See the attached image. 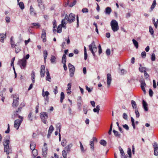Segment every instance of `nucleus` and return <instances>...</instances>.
Wrapping results in <instances>:
<instances>
[{
	"instance_id": "obj_59",
	"label": "nucleus",
	"mask_w": 158,
	"mask_h": 158,
	"mask_svg": "<svg viewBox=\"0 0 158 158\" xmlns=\"http://www.w3.org/2000/svg\"><path fill=\"white\" fill-rule=\"evenodd\" d=\"M146 53L145 51L141 53L142 57L143 58H145L146 56Z\"/></svg>"
},
{
	"instance_id": "obj_11",
	"label": "nucleus",
	"mask_w": 158,
	"mask_h": 158,
	"mask_svg": "<svg viewBox=\"0 0 158 158\" xmlns=\"http://www.w3.org/2000/svg\"><path fill=\"white\" fill-rule=\"evenodd\" d=\"M154 149V155L156 156L158 155V144L156 142H154L153 145Z\"/></svg>"
},
{
	"instance_id": "obj_6",
	"label": "nucleus",
	"mask_w": 158,
	"mask_h": 158,
	"mask_svg": "<svg viewBox=\"0 0 158 158\" xmlns=\"http://www.w3.org/2000/svg\"><path fill=\"white\" fill-rule=\"evenodd\" d=\"M40 117L43 123L46 124L47 123V119L48 118L47 113L44 112H42L40 113Z\"/></svg>"
},
{
	"instance_id": "obj_39",
	"label": "nucleus",
	"mask_w": 158,
	"mask_h": 158,
	"mask_svg": "<svg viewBox=\"0 0 158 158\" xmlns=\"http://www.w3.org/2000/svg\"><path fill=\"white\" fill-rule=\"evenodd\" d=\"M44 61H45L46 59H47L48 56V52L46 50H45L44 51Z\"/></svg>"
},
{
	"instance_id": "obj_55",
	"label": "nucleus",
	"mask_w": 158,
	"mask_h": 158,
	"mask_svg": "<svg viewBox=\"0 0 158 158\" xmlns=\"http://www.w3.org/2000/svg\"><path fill=\"white\" fill-rule=\"evenodd\" d=\"M123 117L124 119L127 120V115L126 113H124L123 115Z\"/></svg>"
},
{
	"instance_id": "obj_57",
	"label": "nucleus",
	"mask_w": 158,
	"mask_h": 158,
	"mask_svg": "<svg viewBox=\"0 0 158 158\" xmlns=\"http://www.w3.org/2000/svg\"><path fill=\"white\" fill-rule=\"evenodd\" d=\"M136 116L137 118H139V113L138 110H135Z\"/></svg>"
},
{
	"instance_id": "obj_14",
	"label": "nucleus",
	"mask_w": 158,
	"mask_h": 158,
	"mask_svg": "<svg viewBox=\"0 0 158 158\" xmlns=\"http://www.w3.org/2000/svg\"><path fill=\"white\" fill-rule=\"evenodd\" d=\"M73 146L72 143L69 144L67 146L64 148V149L67 152V153H69L71 151V149Z\"/></svg>"
},
{
	"instance_id": "obj_19",
	"label": "nucleus",
	"mask_w": 158,
	"mask_h": 158,
	"mask_svg": "<svg viewBox=\"0 0 158 158\" xmlns=\"http://www.w3.org/2000/svg\"><path fill=\"white\" fill-rule=\"evenodd\" d=\"M69 73H70V77H73L74 74L75 72V69L74 67L73 68H71V69H69Z\"/></svg>"
},
{
	"instance_id": "obj_43",
	"label": "nucleus",
	"mask_w": 158,
	"mask_h": 158,
	"mask_svg": "<svg viewBox=\"0 0 158 158\" xmlns=\"http://www.w3.org/2000/svg\"><path fill=\"white\" fill-rule=\"evenodd\" d=\"M156 0H154L153 2L152 5L151 7V9L152 10L153 9H154L155 8L156 5Z\"/></svg>"
},
{
	"instance_id": "obj_5",
	"label": "nucleus",
	"mask_w": 158,
	"mask_h": 158,
	"mask_svg": "<svg viewBox=\"0 0 158 158\" xmlns=\"http://www.w3.org/2000/svg\"><path fill=\"white\" fill-rule=\"evenodd\" d=\"M18 117L20 119L16 120L14 125V127L17 130L18 129L23 119V117L20 115H19Z\"/></svg>"
},
{
	"instance_id": "obj_63",
	"label": "nucleus",
	"mask_w": 158,
	"mask_h": 158,
	"mask_svg": "<svg viewBox=\"0 0 158 158\" xmlns=\"http://www.w3.org/2000/svg\"><path fill=\"white\" fill-rule=\"evenodd\" d=\"M57 87L56 86L55 88L54 89L53 92L55 94H56L58 93Z\"/></svg>"
},
{
	"instance_id": "obj_52",
	"label": "nucleus",
	"mask_w": 158,
	"mask_h": 158,
	"mask_svg": "<svg viewBox=\"0 0 158 158\" xmlns=\"http://www.w3.org/2000/svg\"><path fill=\"white\" fill-rule=\"evenodd\" d=\"M79 143L80 144V148L81 151L83 152H84L85 150L84 149V148L83 147V145H82L81 143V142H80Z\"/></svg>"
},
{
	"instance_id": "obj_36",
	"label": "nucleus",
	"mask_w": 158,
	"mask_h": 158,
	"mask_svg": "<svg viewBox=\"0 0 158 158\" xmlns=\"http://www.w3.org/2000/svg\"><path fill=\"white\" fill-rule=\"evenodd\" d=\"M64 98V94L63 92H61L60 94V102L61 103L63 102V99Z\"/></svg>"
},
{
	"instance_id": "obj_35",
	"label": "nucleus",
	"mask_w": 158,
	"mask_h": 158,
	"mask_svg": "<svg viewBox=\"0 0 158 158\" xmlns=\"http://www.w3.org/2000/svg\"><path fill=\"white\" fill-rule=\"evenodd\" d=\"M132 41L134 46L137 49L138 48V43L137 42L135 39L132 40Z\"/></svg>"
},
{
	"instance_id": "obj_10",
	"label": "nucleus",
	"mask_w": 158,
	"mask_h": 158,
	"mask_svg": "<svg viewBox=\"0 0 158 158\" xmlns=\"http://www.w3.org/2000/svg\"><path fill=\"white\" fill-rule=\"evenodd\" d=\"M48 148L47 146V144L46 143H44V147L42 149V154L43 156L46 157V155L47 154Z\"/></svg>"
},
{
	"instance_id": "obj_9",
	"label": "nucleus",
	"mask_w": 158,
	"mask_h": 158,
	"mask_svg": "<svg viewBox=\"0 0 158 158\" xmlns=\"http://www.w3.org/2000/svg\"><path fill=\"white\" fill-rule=\"evenodd\" d=\"M97 142V139L95 137H93L92 139H91L89 142V145L91 149L94 151V142Z\"/></svg>"
},
{
	"instance_id": "obj_24",
	"label": "nucleus",
	"mask_w": 158,
	"mask_h": 158,
	"mask_svg": "<svg viewBox=\"0 0 158 158\" xmlns=\"http://www.w3.org/2000/svg\"><path fill=\"white\" fill-rule=\"evenodd\" d=\"M100 110V106L99 105L97 106L96 108L93 109V111L94 112H97V114H98L99 111Z\"/></svg>"
},
{
	"instance_id": "obj_62",
	"label": "nucleus",
	"mask_w": 158,
	"mask_h": 158,
	"mask_svg": "<svg viewBox=\"0 0 158 158\" xmlns=\"http://www.w3.org/2000/svg\"><path fill=\"white\" fill-rule=\"evenodd\" d=\"M123 127L127 130H129V127L128 125L127 124H125L123 125Z\"/></svg>"
},
{
	"instance_id": "obj_21",
	"label": "nucleus",
	"mask_w": 158,
	"mask_h": 158,
	"mask_svg": "<svg viewBox=\"0 0 158 158\" xmlns=\"http://www.w3.org/2000/svg\"><path fill=\"white\" fill-rule=\"evenodd\" d=\"M68 88L67 89V92L68 94H70L71 93V83H69L67 85Z\"/></svg>"
},
{
	"instance_id": "obj_1",
	"label": "nucleus",
	"mask_w": 158,
	"mask_h": 158,
	"mask_svg": "<svg viewBox=\"0 0 158 158\" xmlns=\"http://www.w3.org/2000/svg\"><path fill=\"white\" fill-rule=\"evenodd\" d=\"M75 15L72 13H71L69 16H68L67 14H66L64 18L62 19L61 22L63 27L65 28H66V19L69 23H71L75 20Z\"/></svg>"
},
{
	"instance_id": "obj_8",
	"label": "nucleus",
	"mask_w": 158,
	"mask_h": 158,
	"mask_svg": "<svg viewBox=\"0 0 158 158\" xmlns=\"http://www.w3.org/2000/svg\"><path fill=\"white\" fill-rule=\"evenodd\" d=\"M13 101L12 103V106L14 107H17L19 104L18 100L19 99V97L18 95H13Z\"/></svg>"
},
{
	"instance_id": "obj_17",
	"label": "nucleus",
	"mask_w": 158,
	"mask_h": 158,
	"mask_svg": "<svg viewBox=\"0 0 158 158\" xmlns=\"http://www.w3.org/2000/svg\"><path fill=\"white\" fill-rule=\"evenodd\" d=\"M30 13L33 16L36 15V13L32 6H31L30 7Z\"/></svg>"
},
{
	"instance_id": "obj_42",
	"label": "nucleus",
	"mask_w": 158,
	"mask_h": 158,
	"mask_svg": "<svg viewBox=\"0 0 158 158\" xmlns=\"http://www.w3.org/2000/svg\"><path fill=\"white\" fill-rule=\"evenodd\" d=\"M113 132L114 135L117 137H120V135L118 133V132L114 130H113Z\"/></svg>"
},
{
	"instance_id": "obj_27",
	"label": "nucleus",
	"mask_w": 158,
	"mask_h": 158,
	"mask_svg": "<svg viewBox=\"0 0 158 158\" xmlns=\"http://www.w3.org/2000/svg\"><path fill=\"white\" fill-rule=\"evenodd\" d=\"M62 24H60L57 28V32L58 33H60L62 31Z\"/></svg>"
},
{
	"instance_id": "obj_56",
	"label": "nucleus",
	"mask_w": 158,
	"mask_h": 158,
	"mask_svg": "<svg viewBox=\"0 0 158 158\" xmlns=\"http://www.w3.org/2000/svg\"><path fill=\"white\" fill-rule=\"evenodd\" d=\"M106 54L107 56H109L110 54V51L109 49H107L106 51Z\"/></svg>"
},
{
	"instance_id": "obj_38",
	"label": "nucleus",
	"mask_w": 158,
	"mask_h": 158,
	"mask_svg": "<svg viewBox=\"0 0 158 158\" xmlns=\"http://www.w3.org/2000/svg\"><path fill=\"white\" fill-rule=\"evenodd\" d=\"M139 70L141 73L144 72L146 71V68L145 67L141 66L139 68Z\"/></svg>"
},
{
	"instance_id": "obj_45",
	"label": "nucleus",
	"mask_w": 158,
	"mask_h": 158,
	"mask_svg": "<svg viewBox=\"0 0 158 158\" xmlns=\"http://www.w3.org/2000/svg\"><path fill=\"white\" fill-rule=\"evenodd\" d=\"M54 130V128L53 127L52 125H51L49 127L48 132H49V133H52Z\"/></svg>"
},
{
	"instance_id": "obj_22",
	"label": "nucleus",
	"mask_w": 158,
	"mask_h": 158,
	"mask_svg": "<svg viewBox=\"0 0 158 158\" xmlns=\"http://www.w3.org/2000/svg\"><path fill=\"white\" fill-rule=\"evenodd\" d=\"M80 100L77 102V106H78V109L80 111L81 110V106H82L81 103L82 102L81 100V97H80Z\"/></svg>"
},
{
	"instance_id": "obj_49",
	"label": "nucleus",
	"mask_w": 158,
	"mask_h": 158,
	"mask_svg": "<svg viewBox=\"0 0 158 158\" xmlns=\"http://www.w3.org/2000/svg\"><path fill=\"white\" fill-rule=\"evenodd\" d=\"M127 153L129 155V156L131 157V149L130 148H128L127 150Z\"/></svg>"
},
{
	"instance_id": "obj_47",
	"label": "nucleus",
	"mask_w": 158,
	"mask_h": 158,
	"mask_svg": "<svg viewBox=\"0 0 158 158\" xmlns=\"http://www.w3.org/2000/svg\"><path fill=\"white\" fill-rule=\"evenodd\" d=\"M119 149L120 151V153L121 154L122 156H124L125 154L123 149L120 147H119Z\"/></svg>"
},
{
	"instance_id": "obj_37",
	"label": "nucleus",
	"mask_w": 158,
	"mask_h": 158,
	"mask_svg": "<svg viewBox=\"0 0 158 158\" xmlns=\"http://www.w3.org/2000/svg\"><path fill=\"white\" fill-rule=\"evenodd\" d=\"M67 152L65 151V150H63L62 152V154L64 158H67Z\"/></svg>"
},
{
	"instance_id": "obj_58",
	"label": "nucleus",
	"mask_w": 158,
	"mask_h": 158,
	"mask_svg": "<svg viewBox=\"0 0 158 158\" xmlns=\"http://www.w3.org/2000/svg\"><path fill=\"white\" fill-rule=\"evenodd\" d=\"M45 66L44 65H42L41 67V69L40 71L41 72L42 71H45Z\"/></svg>"
},
{
	"instance_id": "obj_40",
	"label": "nucleus",
	"mask_w": 158,
	"mask_h": 158,
	"mask_svg": "<svg viewBox=\"0 0 158 158\" xmlns=\"http://www.w3.org/2000/svg\"><path fill=\"white\" fill-rule=\"evenodd\" d=\"M31 25L34 27H35L36 28H39L40 25L39 23H32Z\"/></svg>"
},
{
	"instance_id": "obj_3",
	"label": "nucleus",
	"mask_w": 158,
	"mask_h": 158,
	"mask_svg": "<svg viewBox=\"0 0 158 158\" xmlns=\"http://www.w3.org/2000/svg\"><path fill=\"white\" fill-rule=\"evenodd\" d=\"M111 29L114 32L117 31L119 29L117 22L115 20H112L110 22Z\"/></svg>"
},
{
	"instance_id": "obj_31",
	"label": "nucleus",
	"mask_w": 158,
	"mask_h": 158,
	"mask_svg": "<svg viewBox=\"0 0 158 158\" xmlns=\"http://www.w3.org/2000/svg\"><path fill=\"white\" fill-rule=\"evenodd\" d=\"M35 144L34 143H30V148L31 150L35 149Z\"/></svg>"
},
{
	"instance_id": "obj_61",
	"label": "nucleus",
	"mask_w": 158,
	"mask_h": 158,
	"mask_svg": "<svg viewBox=\"0 0 158 158\" xmlns=\"http://www.w3.org/2000/svg\"><path fill=\"white\" fill-rule=\"evenodd\" d=\"M76 3V1L75 0L71 4H70L69 5V6L70 7H73L74 5H75Z\"/></svg>"
},
{
	"instance_id": "obj_41",
	"label": "nucleus",
	"mask_w": 158,
	"mask_h": 158,
	"mask_svg": "<svg viewBox=\"0 0 158 158\" xmlns=\"http://www.w3.org/2000/svg\"><path fill=\"white\" fill-rule=\"evenodd\" d=\"M100 143L101 145L104 146H105L106 145L107 143L106 141H105L104 140L102 139L100 141Z\"/></svg>"
},
{
	"instance_id": "obj_30",
	"label": "nucleus",
	"mask_w": 158,
	"mask_h": 158,
	"mask_svg": "<svg viewBox=\"0 0 158 158\" xmlns=\"http://www.w3.org/2000/svg\"><path fill=\"white\" fill-rule=\"evenodd\" d=\"M67 143V141L65 139H63L61 142V144L63 146H66Z\"/></svg>"
},
{
	"instance_id": "obj_13",
	"label": "nucleus",
	"mask_w": 158,
	"mask_h": 158,
	"mask_svg": "<svg viewBox=\"0 0 158 158\" xmlns=\"http://www.w3.org/2000/svg\"><path fill=\"white\" fill-rule=\"evenodd\" d=\"M140 84H141V89L143 91V93L144 94H145L146 93V90L145 88V87L146 86V84L145 83V82L144 80H141L140 81Z\"/></svg>"
},
{
	"instance_id": "obj_25",
	"label": "nucleus",
	"mask_w": 158,
	"mask_h": 158,
	"mask_svg": "<svg viewBox=\"0 0 158 158\" xmlns=\"http://www.w3.org/2000/svg\"><path fill=\"white\" fill-rule=\"evenodd\" d=\"M56 57L54 56H51L50 61L52 63H56Z\"/></svg>"
},
{
	"instance_id": "obj_12",
	"label": "nucleus",
	"mask_w": 158,
	"mask_h": 158,
	"mask_svg": "<svg viewBox=\"0 0 158 158\" xmlns=\"http://www.w3.org/2000/svg\"><path fill=\"white\" fill-rule=\"evenodd\" d=\"M107 87L109 88L110 86V85L112 81V78L111 75L110 73H108L107 75Z\"/></svg>"
},
{
	"instance_id": "obj_28",
	"label": "nucleus",
	"mask_w": 158,
	"mask_h": 158,
	"mask_svg": "<svg viewBox=\"0 0 158 158\" xmlns=\"http://www.w3.org/2000/svg\"><path fill=\"white\" fill-rule=\"evenodd\" d=\"M131 102L133 108L136 109L137 108V105L135 102L134 100H132L131 101Z\"/></svg>"
},
{
	"instance_id": "obj_2",
	"label": "nucleus",
	"mask_w": 158,
	"mask_h": 158,
	"mask_svg": "<svg viewBox=\"0 0 158 158\" xmlns=\"http://www.w3.org/2000/svg\"><path fill=\"white\" fill-rule=\"evenodd\" d=\"M6 137L7 138V139L4 140L3 143L4 146V152H6L7 155H8L10 153H12V149L11 147L9 146L10 143L9 136H6Z\"/></svg>"
},
{
	"instance_id": "obj_50",
	"label": "nucleus",
	"mask_w": 158,
	"mask_h": 158,
	"mask_svg": "<svg viewBox=\"0 0 158 158\" xmlns=\"http://www.w3.org/2000/svg\"><path fill=\"white\" fill-rule=\"evenodd\" d=\"M6 32L5 34H0L1 38L5 39L6 37Z\"/></svg>"
},
{
	"instance_id": "obj_51",
	"label": "nucleus",
	"mask_w": 158,
	"mask_h": 158,
	"mask_svg": "<svg viewBox=\"0 0 158 158\" xmlns=\"http://www.w3.org/2000/svg\"><path fill=\"white\" fill-rule=\"evenodd\" d=\"M89 10L87 8H84L82 10V12L83 13H87L88 12Z\"/></svg>"
},
{
	"instance_id": "obj_34",
	"label": "nucleus",
	"mask_w": 158,
	"mask_h": 158,
	"mask_svg": "<svg viewBox=\"0 0 158 158\" xmlns=\"http://www.w3.org/2000/svg\"><path fill=\"white\" fill-rule=\"evenodd\" d=\"M66 56L65 54H64L62 59V63H66Z\"/></svg>"
},
{
	"instance_id": "obj_15",
	"label": "nucleus",
	"mask_w": 158,
	"mask_h": 158,
	"mask_svg": "<svg viewBox=\"0 0 158 158\" xmlns=\"http://www.w3.org/2000/svg\"><path fill=\"white\" fill-rule=\"evenodd\" d=\"M49 94V92L48 91H46L44 93V95H42L44 98V100L46 101H47L48 102L49 100L48 96Z\"/></svg>"
},
{
	"instance_id": "obj_48",
	"label": "nucleus",
	"mask_w": 158,
	"mask_h": 158,
	"mask_svg": "<svg viewBox=\"0 0 158 158\" xmlns=\"http://www.w3.org/2000/svg\"><path fill=\"white\" fill-rule=\"evenodd\" d=\"M156 57L154 53H153L152 54L151 60L152 61H154L155 60Z\"/></svg>"
},
{
	"instance_id": "obj_32",
	"label": "nucleus",
	"mask_w": 158,
	"mask_h": 158,
	"mask_svg": "<svg viewBox=\"0 0 158 158\" xmlns=\"http://www.w3.org/2000/svg\"><path fill=\"white\" fill-rule=\"evenodd\" d=\"M149 31L150 34L153 37L154 35V31L152 27L151 26L149 27Z\"/></svg>"
},
{
	"instance_id": "obj_33",
	"label": "nucleus",
	"mask_w": 158,
	"mask_h": 158,
	"mask_svg": "<svg viewBox=\"0 0 158 158\" xmlns=\"http://www.w3.org/2000/svg\"><path fill=\"white\" fill-rule=\"evenodd\" d=\"M19 7L21 10H23L24 8V4L22 2H20L18 3Z\"/></svg>"
},
{
	"instance_id": "obj_29",
	"label": "nucleus",
	"mask_w": 158,
	"mask_h": 158,
	"mask_svg": "<svg viewBox=\"0 0 158 158\" xmlns=\"http://www.w3.org/2000/svg\"><path fill=\"white\" fill-rule=\"evenodd\" d=\"M56 129L57 131H59V132L60 131L61 124L60 123H57L56 125Z\"/></svg>"
},
{
	"instance_id": "obj_53",
	"label": "nucleus",
	"mask_w": 158,
	"mask_h": 158,
	"mask_svg": "<svg viewBox=\"0 0 158 158\" xmlns=\"http://www.w3.org/2000/svg\"><path fill=\"white\" fill-rule=\"evenodd\" d=\"M86 89L88 91L89 93L91 92L92 91V89H90V88L88 87L87 85L85 86Z\"/></svg>"
},
{
	"instance_id": "obj_20",
	"label": "nucleus",
	"mask_w": 158,
	"mask_h": 158,
	"mask_svg": "<svg viewBox=\"0 0 158 158\" xmlns=\"http://www.w3.org/2000/svg\"><path fill=\"white\" fill-rule=\"evenodd\" d=\"M143 105L145 110L146 111H147L148 110V108L147 107L148 104L147 102L144 100H143Z\"/></svg>"
},
{
	"instance_id": "obj_7",
	"label": "nucleus",
	"mask_w": 158,
	"mask_h": 158,
	"mask_svg": "<svg viewBox=\"0 0 158 158\" xmlns=\"http://www.w3.org/2000/svg\"><path fill=\"white\" fill-rule=\"evenodd\" d=\"M27 61L24 58L20 60L18 62V64L22 69H25L27 65Z\"/></svg>"
},
{
	"instance_id": "obj_46",
	"label": "nucleus",
	"mask_w": 158,
	"mask_h": 158,
	"mask_svg": "<svg viewBox=\"0 0 158 158\" xmlns=\"http://www.w3.org/2000/svg\"><path fill=\"white\" fill-rule=\"evenodd\" d=\"M15 52L16 53H19L20 51V47L18 46H16L15 47Z\"/></svg>"
},
{
	"instance_id": "obj_26",
	"label": "nucleus",
	"mask_w": 158,
	"mask_h": 158,
	"mask_svg": "<svg viewBox=\"0 0 158 158\" xmlns=\"http://www.w3.org/2000/svg\"><path fill=\"white\" fill-rule=\"evenodd\" d=\"M35 73L34 71H32L31 73V80L33 83H35Z\"/></svg>"
},
{
	"instance_id": "obj_64",
	"label": "nucleus",
	"mask_w": 158,
	"mask_h": 158,
	"mask_svg": "<svg viewBox=\"0 0 158 158\" xmlns=\"http://www.w3.org/2000/svg\"><path fill=\"white\" fill-rule=\"evenodd\" d=\"M28 118L29 120L30 121L32 120V118H31V113H29L28 115Z\"/></svg>"
},
{
	"instance_id": "obj_16",
	"label": "nucleus",
	"mask_w": 158,
	"mask_h": 158,
	"mask_svg": "<svg viewBox=\"0 0 158 158\" xmlns=\"http://www.w3.org/2000/svg\"><path fill=\"white\" fill-rule=\"evenodd\" d=\"M41 38L43 40V42H44L46 41V32L45 30H43L41 35Z\"/></svg>"
},
{
	"instance_id": "obj_18",
	"label": "nucleus",
	"mask_w": 158,
	"mask_h": 158,
	"mask_svg": "<svg viewBox=\"0 0 158 158\" xmlns=\"http://www.w3.org/2000/svg\"><path fill=\"white\" fill-rule=\"evenodd\" d=\"M111 11V8L109 7H107L106 8L105 12L106 15H110Z\"/></svg>"
},
{
	"instance_id": "obj_54",
	"label": "nucleus",
	"mask_w": 158,
	"mask_h": 158,
	"mask_svg": "<svg viewBox=\"0 0 158 158\" xmlns=\"http://www.w3.org/2000/svg\"><path fill=\"white\" fill-rule=\"evenodd\" d=\"M153 92L152 89H150L149 90V95L150 97H152L153 96Z\"/></svg>"
},
{
	"instance_id": "obj_4",
	"label": "nucleus",
	"mask_w": 158,
	"mask_h": 158,
	"mask_svg": "<svg viewBox=\"0 0 158 158\" xmlns=\"http://www.w3.org/2000/svg\"><path fill=\"white\" fill-rule=\"evenodd\" d=\"M89 50L92 53L93 56H95V52L97 51V48L96 47L95 42L93 41L91 44L89 45Z\"/></svg>"
},
{
	"instance_id": "obj_23",
	"label": "nucleus",
	"mask_w": 158,
	"mask_h": 158,
	"mask_svg": "<svg viewBox=\"0 0 158 158\" xmlns=\"http://www.w3.org/2000/svg\"><path fill=\"white\" fill-rule=\"evenodd\" d=\"M32 156L33 157H35L38 155V151L37 150L35 149L32 150Z\"/></svg>"
},
{
	"instance_id": "obj_60",
	"label": "nucleus",
	"mask_w": 158,
	"mask_h": 158,
	"mask_svg": "<svg viewBox=\"0 0 158 158\" xmlns=\"http://www.w3.org/2000/svg\"><path fill=\"white\" fill-rule=\"evenodd\" d=\"M10 131V125L9 124H8V128L7 130L5 132V133H6L7 134L9 133Z\"/></svg>"
},
{
	"instance_id": "obj_44",
	"label": "nucleus",
	"mask_w": 158,
	"mask_h": 158,
	"mask_svg": "<svg viewBox=\"0 0 158 158\" xmlns=\"http://www.w3.org/2000/svg\"><path fill=\"white\" fill-rule=\"evenodd\" d=\"M87 108L86 105H84L83 106L84 113L85 114H86L87 112Z\"/></svg>"
}]
</instances>
